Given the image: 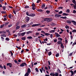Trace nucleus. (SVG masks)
I'll list each match as a JSON object with an SVG mask.
<instances>
[{
	"label": "nucleus",
	"mask_w": 76,
	"mask_h": 76,
	"mask_svg": "<svg viewBox=\"0 0 76 76\" xmlns=\"http://www.w3.org/2000/svg\"><path fill=\"white\" fill-rule=\"evenodd\" d=\"M20 26H17L16 27V29L18 30L20 29Z\"/></svg>",
	"instance_id": "19"
},
{
	"label": "nucleus",
	"mask_w": 76,
	"mask_h": 76,
	"mask_svg": "<svg viewBox=\"0 0 76 76\" xmlns=\"http://www.w3.org/2000/svg\"><path fill=\"white\" fill-rule=\"evenodd\" d=\"M55 34L56 35V37H60L61 36L60 34H59L58 33H55Z\"/></svg>",
	"instance_id": "6"
},
{
	"label": "nucleus",
	"mask_w": 76,
	"mask_h": 76,
	"mask_svg": "<svg viewBox=\"0 0 76 76\" xmlns=\"http://www.w3.org/2000/svg\"><path fill=\"white\" fill-rule=\"evenodd\" d=\"M26 34V32H24L23 33H21V35L22 37L24 36Z\"/></svg>",
	"instance_id": "12"
},
{
	"label": "nucleus",
	"mask_w": 76,
	"mask_h": 76,
	"mask_svg": "<svg viewBox=\"0 0 76 76\" xmlns=\"http://www.w3.org/2000/svg\"><path fill=\"white\" fill-rule=\"evenodd\" d=\"M4 26V24H2V25H1L0 26V28H3Z\"/></svg>",
	"instance_id": "36"
},
{
	"label": "nucleus",
	"mask_w": 76,
	"mask_h": 76,
	"mask_svg": "<svg viewBox=\"0 0 76 76\" xmlns=\"http://www.w3.org/2000/svg\"><path fill=\"white\" fill-rule=\"evenodd\" d=\"M74 8L76 10V5H75L74 6Z\"/></svg>",
	"instance_id": "63"
},
{
	"label": "nucleus",
	"mask_w": 76,
	"mask_h": 76,
	"mask_svg": "<svg viewBox=\"0 0 76 76\" xmlns=\"http://www.w3.org/2000/svg\"><path fill=\"white\" fill-rule=\"evenodd\" d=\"M63 7H58V9H63Z\"/></svg>",
	"instance_id": "58"
},
{
	"label": "nucleus",
	"mask_w": 76,
	"mask_h": 76,
	"mask_svg": "<svg viewBox=\"0 0 76 76\" xmlns=\"http://www.w3.org/2000/svg\"><path fill=\"white\" fill-rule=\"evenodd\" d=\"M58 40H60V41H61L62 40V39L61 38L59 37L58 38Z\"/></svg>",
	"instance_id": "43"
},
{
	"label": "nucleus",
	"mask_w": 76,
	"mask_h": 76,
	"mask_svg": "<svg viewBox=\"0 0 76 76\" xmlns=\"http://www.w3.org/2000/svg\"><path fill=\"white\" fill-rule=\"evenodd\" d=\"M55 31V30H51V31H50V33H52V32H54Z\"/></svg>",
	"instance_id": "26"
},
{
	"label": "nucleus",
	"mask_w": 76,
	"mask_h": 76,
	"mask_svg": "<svg viewBox=\"0 0 76 76\" xmlns=\"http://www.w3.org/2000/svg\"><path fill=\"white\" fill-rule=\"evenodd\" d=\"M31 6L33 7H35L36 5H35V4H34V3H33L31 5Z\"/></svg>",
	"instance_id": "21"
},
{
	"label": "nucleus",
	"mask_w": 76,
	"mask_h": 76,
	"mask_svg": "<svg viewBox=\"0 0 76 76\" xmlns=\"http://www.w3.org/2000/svg\"><path fill=\"white\" fill-rule=\"evenodd\" d=\"M1 36L2 37H6V36L5 34H1Z\"/></svg>",
	"instance_id": "29"
},
{
	"label": "nucleus",
	"mask_w": 76,
	"mask_h": 76,
	"mask_svg": "<svg viewBox=\"0 0 76 76\" xmlns=\"http://www.w3.org/2000/svg\"><path fill=\"white\" fill-rule=\"evenodd\" d=\"M20 9H16V12H18L19 11H20Z\"/></svg>",
	"instance_id": "38"
},
{
	"label": "nucleus",
	"mask_w": 76,
	"mask_h": 76,
	"mask_svg": "<svg viewBox=\"0 0 76 76\" xmlns=\"http://www.w3.org/2000/svg\"><path fill=\"white\" fill-rule=\"evenodd\" d=\"M2 8L4 10H6V7L5 6H3Z\"/></svg>",
	"instance_id": "24"
},
{
	"label": "nucleus",
	"mask_w": 76,
	"mask_h": 76,
	"mask_svg": "<svg viewBox=\"0 0 76 76\" xmlns=\"http://www.w3.org/2000/svg\"><path fill=\"white\" fill-rule=\"evenodd\" d=\"M68 14H67V13H63L62 14V15L63 16H68Z\"/></svg>",
	"instance_id": "10"
},
{
	"label": "nucleus",
	"mask_w": 76,
	"mask_h": 76,
	"mask_svg": "<svg viewBox=\"0 0 76 76\" xmlns=\"http://www.w3.org/2000/svg\"><path fill=\"white\" fill-rule=\"evenodd\" d=\"M21 39L23 40H26V37H24L21 38Z\"/></svg>",
	"instance_id": "32"
},
{
	"label": "nucleus",
	"mask_w": 76,
	"mask_h": 76,
	"mask_svg": "<svg viewBox=\"0 0 76 76\" xmlns=\"http://www.w3.org/2000/svg\"><path fill=\"white\" fill-rule=\"evenodd\" d=\"M1 12L2 14H5L6 13V11H1Z\"/></svg>",
	"instance_id": "22"
},
{
	"label": "nucleus",
	"mask_w": 76,
	"mask_h": 76,
	"mask_svg": "<svg viewBox=\"0 0 76 76\" xmlns=\"http://www.w3.org/2000/svg\"><path fill=\"white\" fill-rule=\"evenodd\" d=\"M59 54L57 53L56 55V57H58L59 56Z\"/></svg>",
	"instance_id": "62"
},
{
	"label": "nucleus",
	"mask_w": 76,
	"mask_h": 76,
	"mask_svg": "<svg viewBox=\"0 0 76 76\" xmlns=\"http://www.w3.org/2000/svg\"><path fill=\"white\" fill-rule=\"evenodd\" d=\"M12 14H10L9 15V17L10 18H12Z\"/></svg>",
	"instance_id": "35"
},
{
	"label": "nucleus",
	"mask_w": 76,
	"mask_h": 76,
	"mask_svg": "<svg viewBox=\"0 0 76 76\" xmlns=\"http://www.w3.org/2000/svg\"><path fill=\"white\" fill-rule=\"evenodd\" d=\"M10 53L11 54V56H13V53L11 51H10Z\"/></svg>",
	"instance_id": "56"
},
{
	"label": "nucleus",
	"mask_w": 76,
	"mask_h": 76,
	"mask_svg": "<svg viewBox=\"0 0 76 76\" xmlns=\"http://www.w3.org/2000/svg\"><path fill=\"white\" fill-rule=\"evenodd\" d=\"M65 28L66 29H69V26H65Z\"/></svg>",
	"instance_id": "57"
},
{
	"label": "nucleus",
	"mask_w": 76,
	"mask_h": 76,
	"mask_svg": "<svg viewBox=\"0 0 76 76\" xmlns=\"http://www.w3.org/2000/svg\"><path fill=\"white\" fill-rule=\"evenodd\" d=\"M66 22L67 23L69 24H71V21H69V20H68Z\"/></svg>",
	"instance_id": "33"
},
{
	"label": "nucleus",
	"mask_w": 76,
	"mask_h": 76,
	"mask_svg": "<svg viewBox=\"0 0 76 76\" xmlns=\"http://www.w3.org/2000/svg\"><path fill=\"white\" fill-rule=\"evenodd\" d=\"M61 16V15H60L56 14L55 15V17L56 18H59Z\"/></svg>",
	"instance_id": "2"
},
{
	"label": "nucleus",
	"mask_w": 76,
	"mask_h": 76,
	"mask_svg": "<svg viewBox=\"0 0 76 76\" xmlns=\"http://www.w3.org/2000/svg\"><path fill=\"white\" fill-rule=\"evenodd\" d=\"M32 31H27V32H26V33L27 34H29L32 33Z\"/></svg>",
	"instance_id": "11"
},
{
	"label": "nucleus",
	"mask_w": 76,
	"mask_h": 76,
	"mask_svg": "<svg viewBox=\"0 0 76 76\" xmlns=\"http://www.w3.org/2000/svg\"><path fill=\"white\" fill-rule=\"evenodd\" d=\"M52 54V53L50 51L49 52V53H48V55L49 56H50Z\"/></svg>",
	"instance_id": "39"
},
{
	"label": "nucleus",
	"mask_w": 76,
	"mask_h": 76,
	"mask_svg": "<svg viewBox=\"0 0 76 76\" xmlns=\"http://www.w3.org/2000/svg\"><path fill=\"white\" fill-rule=\"evenodd\" d=\"M35 16V14L34 13H32V14H30L29 15V16L33 17Z\"/></svg>",
	"instance_id": "7"
},
{
	"label": "nucleus",
	"mask_w": 76,
	"mask_h": 76,
	"mask_svg": "<svg viewBox=\"0 0 76 76\" xmlns=\"http://www.w3.org/2000/svg\"><path fill=\"white\" fill-rule=\"evenodd\" d=\"M72 1L73 4H75V3H76V1L75 0H72Z\"/></svg>",
	"instance_id": "40"
},
{
	"label": "nucleus",
	"mask_w": 76,
	"mask_h": 76,
	"mask_svg": "<svg viewBox=\"0 0 76 76\" xmlns=\"http://www.w3.org/2000/svg\"><path fill=\"white\" fill-rule=\"evenodd\" d=\"M69 12H70V10H69V9H67V10H66V12L67 13H69Z\"/></svg>",
	"instance_id": "52"
},
{
	"label": "nucleus",
	"mask_w": 76,
	"mask_h": 76,
	"mask_svg": "<svg viewBox=\"0 0 76 76\" xmlns=\"http://www.w3.org/2000/svg\"><path fill=\"white\" fill-rule=\"evenodd\" d=\"M25 65L26 66V64L25 62H24L20 64V66L21 67H23V66H25Z\"/></svg>",
	"instance_id": "3"
},
{
	"label": "nucleus",
	"mask_w": 76,
	"mask_h": 76,
	"mask_svg": "<svg viewBox=\"0 0 76 76\" xmlns=\"http://www.w3.org/2000/svg\"><path fill=\"white\" fill-rule=\"evenodd\" d=\"M45 34L46 36H48V35H50V34H48V33H45Z\"/></svg>",
	"instance_id": "46"
},
{
	"label": "nucleus",
	"mask_w": 76,
	"mask_h": 76,
	"mask_svg": "<svg viewBox=\"0 0 76 76\" xmlns=\"http://www.w3.org/2000/svg\"><path fill=\"white\" fill-rule=\"evenodd\" d=\"M70 72L72 74V75H71V76H72V75H74V72H73L71 70V71Z\"/></svg>",
	"instance_id": "42"
},
{
	"label": "nucleus",
	"mask_w": 76,
	"mask_h": 76,
	"mask_svg": "<svg viewBox=\"0 0 76 76\" xmlns=\"http://www.w3.org/2000/svg\"><path fill=\"white\" fill-rule=\"evenodd\" d=\"M18 37L20 36H21V33H18Z\"/></svg>",
	"instance_id": "37"
},
{
	"label": "nucleus",
	"mask_w": 76,
	"mask_h": 76,
	"mask_svg": "<svg viewBox=\"0 0 76 76\" xmlns=\"http://www.w3.org/2000/svg\"><path fill=\"white\" fill-rule=\"evenodd\" d=\"M6 31L7 32H8V33H10V31L9 30H6Z\"/></svg>",
	"instance_id": "54"
},
{
	"label": "nucleus",
	"mask_w": 76,
	"mask_h": 76,
	"mask_svg": "<svg viewBox=\"0 0 76 76\" xmlns=\"http://www.w3.org/2000/svg\"><path fill=\"white\" fill-rule=\"evenodd\" d=\"M26 22H29V17H26Z\"/></svg>",
	"instance_id": "4"
},
{
	"label": "nucleus",
	"mask_w": 76,
	"mask_h": 76,
	"mask_svg": "<svg viewBox=\"0 0 76 76\" xmlns=\"http://www.w3.org/2000/svg\"><path fill=\"white\" fill-rule=\"evenodd\" d=\"M9 23H6L4 24V25L5 26H7Z\"/></svg>",
	"instance_id": "47"
},
{
	"label": "nucleus",
	"mask_w": 76,
	"mask_h": 76,
	"mask_svg": "<svg viewBox=\"0 0 76 76\" xmlns=\"http://www.w3.org/2000/svg\"><path fill=\"white\" fill-rule=\"evenodd\" d=\"M45 7V5L44 4H42V9H43L44 8V7Z\"/></svg>",
	"instance_id": "23"
},
{
	"label": "nucleus",
	"mask_w": 76,
	"mask_h": 76,
	"mask_svg": "<svg viewBox=\"0 0 76 76\" xmlns=\"http://www.w3.org/2000/svg\"><path fill=\"white\" fill-rule=\"evenodd\" d=\"M71 22L73 23V24L76 26V21H73V20H72Z\"/></svg>",
	"instance_id": "8"
},
{
	"label": "nucleus",
	"mask_w": 76,
	"mask_h": 76,
	"mask_svg": "<svg viewBox=\"0 0 76 76\" xmlns=\"http://www.w3.org/2000/svg\"><path fill=\"white\" fill-rule=\"evenodd\" d=\"M45 21H47V22L49 23L51 22L53 20L52 18H46L44 19Z\"/></svg>",
	"instance_id": "1"
},
{
	"label": "nucleus",
	"mask_w": 76,
	"mask_h": 76,
	"mask_svg": "<svg viewBox=\"0 0 76 76\" xmlns=\"http://www.w3.org/2000/svg\"><path fill=\"white\" fill-rule=\"evenodd\" d=\"M70 5H71L72 7H74L75 5L73 4H70Z\"/></svg>",
	"instance_id": "49"
},
{
	"label": "nucleus",
	"mask_w": 76,
	"mask_h": 76,
	"mask_svg": "<svg viewBox=\"0 0 76 76\" xmlns=\"http://www.w3.org/2000/svg\"><path fill=\"white\" fill-rule=\"evenodd\" d=\"M38 35H39V33H36V36H38Z\"/></svg>",
	"instance_id": "53"
},
{
	"label": "nucleus",
	"mask_w": 76,
	"mask_h": 76,
	"mask_svg": "<svg viewBox=\"0 0 76 76\" xmlns=\"http://www.w3.org/2000/svg\"><path fill=\"white\" fill-rule=\"evenodd\" d=\"M60 18H62L63 19H66L67 18V17L66 16L61 17H60Z\"/></svg>",
	"instance_id": "17"
},
{
	"label": "nucleus",
	"mask_w": 76,
	"mask_h": 76,
	"mask_svg": "<svg viewBox=\"0 0 76 76\" xmlns=\"http://www.w3.org/2000/svg\"><path fill=\"white\" fill-rule=\"evenodd\" d=\"M27 39H32V37L30 36L29 37H27Z\"/></svg>",
	"instance_id": "25"
},
{
	"label": "nucleus",
	"mask_w": 76,
	"mask_h": 76,
	"mask_svg": "<svg viewBox=\"0 0 76 76\" xmlns=\"http://www.w3.org/2000/svg\"><path fill=\"white\" fill-rule=\"evenodd\" d=\"M37 11L39 12H42L43 11V10L41 9H38L37 10Z\"/></svg>",
	"instance_id": "13"
},
{
	"label": "nucleus",
	"mask_w": 76,
	"mask_h": 76,
	"mask_svg": "<svg viewBox=\"0 0 76 76\" xmlns=\"http://www.w3.org/2000/svg\"><path fill=\"white\" fill-rule=\"evenodd\" d=\"M12 26V24H10V25H9L8 26V27L10 28V27H11Z\"/></svg>",
	"instance_id": "50"
},
{
	"label": "nucleus",
	"mask_w": 76,
	"mask_h": 76,
	"mask_svg": "<svg viewBox=\"0 0 76 76\" xmlns=\"http://www.w3.org/2000/svg\"><path fill=\"white\" fill-rule=\"evenodd\" d=\"M31 69H30V68H28V69H27V72L28 73H31Z\"/></svg>",
	"instance_id": "9"
},
{
	"label": "nucleus",
	"mask_w": 76,
	"mask_h": 76,
	"mask_svg": "<svg viewBox=\"0 0 76 76\" xmlns=\"http://www.w3.org/2000/svg\"><path fill=\"white\" fill-rule=\"evenodd\" d=\"M7 66H9L11 68L12 67V63H7Z\"/></svg>",
	"instance_id": "5"
},
{
	"label": "nucleus",
	"mask_w": 76,
	"mask_h": 76,
	"mask_svg": "<svg viewBox=\"0 0 76 76\" xmlns=\"http://www.w3.org/2000/svg\"><path fill=\"white\" fill-rule=\"evenodd\" d=\"M50 25L52 26H55L56 25V24L54 23H51L50 24Z\"/></svg>",
	"instance_id": "20"
},
{
	"label": "nucleus",
	"mask_w": 76,
	"mask_h": 76,
	"mask_svg": "<svg viewBox=\"0 0 76 76\" xmlns=\"http://www.w3.org/2000/svg\"><path fill=\"white\" fill-rule=\"evenodd\" d=\"M1 40L2 41H3L4 40V38L3 37H1Z\"/></svg>",
	"instance_id": "59"
},
{
	"label": "nucleus",
	"mask_w": 76,
	"mask_h": 76,
	"mask_svg": "<svg viewBox=\"0 0 76 76\" xmlns=\"http://www.w3.org/2000/svg\"><path fill=\"white\" fill-rule=\"evenodd\" d=\"M26 13L27 16H29V15H30V14H29V13L28 12H26Z\"/></svg>",
	"instance_id": "27"
},
{
	"label": "nucleus",
	"mask_w": 76,
	"mask_h": 76,
	"mask_svg": "<svg viewBox=\"0 0 76 76\" xmlns=\"http://www.w3.org/2000/svg\"><path fill=\"white\" fill-rule=\"evenodd\" d=\"M53 41H54V42L55 43H56V42H57V39H55V40H53Z\"/></svg>",
	"instance_id": "64"
},
{
	"label": "nucleus",
	"mask_w": 76,
	"mask_h": 76,
	"mask_svg": "<svg viewBox=\"0 0 76 76\" xmlns=\"http://www.w3.org/2000/svg\"><path fill=\"white\" fill-rule=\"evenodd\" d=\"M44 69V67H42L41 68V69H40L39 70H40V71L41 72V73H42V71H43V69Z\"/></svg>",
	"instance_id": "14"
},
{
	"label": "nucleus",
	"mask_w": 76,
	"mask_h": 76,
	"mask_svg": "<svg viewBox=\"0 0 76 76\" xmlns=\"http://www.w3.org/2000/svg\"><path fill=\"white\" fill-rule=\"evenodd\" d=\"M26 24H24V25H23L21 26V28H23L26 27Z\"/></svg>",
	"instance_id": "15"
},
{
	"label": "nucleus",
	"mask_w": 76,
	"mask_h": 76,
	"mask_svg": "<svg viewBox=\"0 0 76 76\" xmlns=\"http://www.w3.org/2000/svg\"><path fill=\"white\" fill-rule=\"evenodd\" d=\"M50 37L51 38H52L53 37V35L52 34H50Z\"/></svg>",
	"instance_id": "61"
},
{
	"label": "nucleus",
	"mask_w": 76,
	"mask_h": 76,
	"mask_svg": "<svg viewBox=\"0 0 76 76\" xmlns=\"http://www.w3.org/2000/svg\"><path fill=\"white\" fill-rule=\"evenodd\" d=\"M46 12H47V14H48L50 13V11L49 10H47L46 11Z\"/></svg>",
	"instance_id": "45"
},
{
	"label": "nucleus",
	"mask_w": 76,
	"mask_h": 76,
	"mask_svg": "<svg viewBox=\"0 0 76 76\" xmlns=\"http://www.w3.org/2000/svg\"><path fill=\"white\" fill-rule=\"evenodd\" d=\"M61 47L62 48V49H64V46L63 45V44H61Z\"/></svg>",
	"instance_id": "44"
},
{
	"label": "nucleus",
	"mask_w": 76,
	"mask_h": 76,
	"mask_svg": "<svg viewBox=\"0 0 76 76\" xmlns=\"http://www.w3.org/2000/svg\"><path fill=\"white\" fill-rule=\"evenodd\" d=\"M73 13L74 14H75V13H76V11L75 10H73Z\"/></svg>",
	"instance_id": "60"
},
{
	"label": "nucleus",
	"mask_w": 76,
	"mask_h": 76,
	"mask_svg": "<svg viewBox=\"0 0 76 76\" xmlns=\"http://www.w3.org/2000/svg\"><path fill=\"white\" fill-rule=\"evenodd\" d=\"M35 71L37 72H39V71H38V68H35Z\"/></svg>",
	"instance_id": "51"
},
{
	"label": "nucleus",
	"mask_w": 76,
	"mask_h": 76,
	"mask_svg": "<svg viewBox=\"0 0 76 76\" xmlns=\"http://www.w3.org/2000/svg\"><path fill=\"white\" fill-rule=\"evenodd\" d=\"M1 34H6V31H1Z\"/></svg>",
	"instance_id": "16"
},
{
	"label": "nucleus",
	"mask_w": 76,
	"mask_h": 76,
	"mask_svg": "<svg viewBox=\"0 0 76 76\" xmlns=\"http://www.w3.org/2000/svg\"><path fill=\"white\" fill-rule=\"evenodd\" d=\"M16 47L17 48H18V49L19 50H21V47H18L17 46H16Z\"/></svg>",
	"instance_id": "41"
},
{
	"label": "nucleus",
	"mask_w": 76,
	"mask_h": 76,
	"mask_svg": "<svg viewBox=\"0 0 76 76\" xmlns=\"http://www.w3.org/2000/svg\"><path fill=\"white\" fill-rule=\"evenodd\" d=\"M5 40H7V41H9L10 40V39L9 38H7L5 39Z\"/></svg>",
	"instance_id": "55"
},
{
	"label": "nucleus",
	"mask_w": 76,
	"mask_h": 76,
	"mask_svg": "<svg viewBox=\"0 0 76 76\" xmlns=\"http://www.w3.org/2000/svg\"><path fill=\"white\" fill-rule=\"evenodd\" d=\"M27 25H28V27H31L32 26H31V24H27Z\"/></svg>",
	"instance_id": "30"
},
{
	"label": "nucleus",
	"mask_w": 76,
	"mask_h": 76,
	"mask_svg": "<svg viewBox=\"0 0 76 76\" xmlns=\"http://www.w3.org/2000/svg\"><path fill=\"white\" fill-rule=\"evenodd\" d=\"M58 73L57 72H56L55 74V76H58Z\"/></svg>",
	"instance_id": "34"
},
{
	"label": "nucleus",
	"mask_w": 76,
	"mask_h": 76,
	"mask_svg": "<svg viewBox=\"0 0 76 76\" xmlns=\"http://www.w3.org/2000/svg\"><path fill=\"white\" fill-rule=\"evenodd\" d=\"M57 43L58 45H60V44H62V42L60 41H59Z\"/></svg>",
	"instance_id": "18"
},
{
	"label": "nucleus",
	"mask_w": 76,
	"mask_h": 76,
	"mask_svg": "<svg viewBox=\"0 0 76 76\" xmlns=\"http://www.w3.org/2000/svg\"><path fill=\"white\" fill-rule=\"evenodd\" d=\"M25 76H29V73L28 72H27L24 75Z\"/></svg>",
	"instance_id": "31"
},
{
	"label": "nucleus",
	"mask_w": 76,
	"mask_h": 76,
	"mask_svg": "<svg viewBox=\"0 0 76 76\" xmlns=\"http://www.w3.org/2000/svg\"><path fill=\"white\" fill-rule=\"evenodd\" d=\"M72 32L76 33V30H75V29L74 30H72Z\"/></svg>",
	"instance_id": "48"
},
{
	"label": "nucleus",
	"mask_w": 76,
	"mask_h": 76,
	"mask_svg": "<svg viewBox=\"0 0 76 76\" xmlns=\"http://www.w3.org/2000/svg\"><path fill=\"white\" fill-rule=\"evenodd\" d=\"M29 8V6L28 5H26L25 7V8L28 9Z\"/></svg>",
	"instance_id": "28"
}]
</instances>
